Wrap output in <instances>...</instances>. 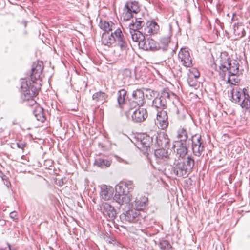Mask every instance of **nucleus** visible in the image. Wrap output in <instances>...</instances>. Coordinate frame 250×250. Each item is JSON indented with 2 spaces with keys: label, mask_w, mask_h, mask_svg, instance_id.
I'll use <instances>...</instances> for the list:
<instances>
[{
  "label": "nucleus",
  "mask_w": 250,
  "mask_h": 250,
  "mask_svg": "<svg viewBox=\"0 0 250 250\" xmlns=\"http://www.w3.org/2000/svg\"><path fill=\"white\" fill-rule=\"evenodd\" d=\"M33 113L38 121L43 122L45 120L43 109L40 105L36 104L33 111Z\"/></svg>",
  "instance_id": "nucleus-31"
},
{
  "label": "nucleus",
  "mask_w": 250,
  "mask_h": 250,
  "mask_svg": "<svg viewBox=\"0 0 250 250\" xmlns=\"http://www.w3.org/2000/svg\"><path fill=\"white\" fill-rule=\"evenodd\" d=\"M236 15L235 14H233V16H232V17L231 18V21H235V17Z\"/></svg>",
  "instance_id": "nucleus-49"
},
{
  "label": "nucleus",
  "mask_w": 250,
  "mask_h": 250,
  "mask_svg": "<svg viewBox=\"0 0 250 250\" xmlns=\"http://www.w3.org/2000/svg\"><path fill=\"white\" fill-rule=\"evenodd\" d=\"M148 116L146 109L139 107L135 109L131 115L132 120L135 123H140L145 121Z\"/></svg>",
  "instance_id": "nucleus-16"
},
{
  "label": "nucleus",
  "mask_w": 250,
  "mask_h": 250,
  "mask_svg": "<svg viewBox=\"0 0 250 250\" xmlns=\"http://www.w3.org/2000/svg\"><path fill=\"white\" fill-rule=\"evenodd\" d=\"M156 123L159 125L162 130L166 129L168 126V116L164 110H158L157 113Z\"/></svg>",
  "instance_id": "nucleus-11"
},
{
  "label": "nucleus",
  "mask_w": 250,
  "mask_h": 250,
  "mask_svg": "<svg viewBox=\"0 0 250 250\" xmlns=\"http://www.w3.org/2000/svg\"><path fill=\"white\" fill-rule=\"evenodd\" d=\"M148 199L145 196L136 198L131 203L132 208L140 211L145 209L147 205Z\"/></svg>",
  "instance_id": "nucleus-20"
},
{
  "label": "nucleus",
  "mask_w": 250,
  "mask_h": 250,
  "mask_svg": "<svg viewBox=\"0 0 250 250\" xmlns=\"http://www.w3.org/2000/svg\"><path fill=\"white\" fill-rule=\"evenodd\" d=\"M228 80L227 82L228 83L233 84V85H236V83H238L240 79L238 78V74H228Z\"/></svg>",
  "instance_id": "nucleus-37"
},
{
  "label": "nucleus",
  "mask_w": 250,
  "mask_h": 250,
  "mask_svg": "<svg viewBox=\"0 0 250 250\" xmlns=\"http://www.w3.org/2000/svg\"><path fill=\"white\" fill-rule=\"evenodd\" d=\"M123 216L125 217V221L130 223H141V221L143 219L140 211L133 208L126 211Z\"/></svg>",
  "instance_id": "nucleus-9"
},
{
  "label": "nucleus",
  "mask_w": 250,
  "mask_h": 250,
  "mask_svg": "<svg viewBox=\"0 0 250 250\" xmlns=\"http://www.w3.org/2000/svg\"><path fill=\"white\" fill-rule=\"evenodd\" d=\"M188 76L198 78L200 76V73L196 68H191L189 69Z\"/></svg>",
  "instance_id": "nucleus-39"
},
{
  "label": "nucleus",
  "mask_w": 250,
  "mask_h": 250,
  "mask_svg": "<svg viewBox=\"0 0 250 250\" xmlns=\"http://www.w3.org/2000/svg\"><path fill=\"white\" fill-rule=\"evenodd\" d=\"M4 185H5L7 187H9L11 185L10 182L8 180L7 178L5 179L4 181H3Z\"/></svg>",
  "instance_id": "nucleus-46"
},
{
  "label": "nucleus",
  "mask_w": 250,
  "mask_h": 250,
  "mask_svg": "<svg viewBox=\"0 0 250 250\" xmlns=\"http://www.w3.org/2000/svg\"><path fill=\"white\" fill-rule=\"evenodd\" d=\"M126 91L124 89H121L118 92V103L120 108L123 109V106L126 96Z\"/></svg>",
  "instance_id": "nucleus-35"
},
{
  "label": "nucleus",
  "mask_w": 250,
  "mask_h": 250,
  "mask_svg": "<svg viewBox=\"0 0 250 250\" xmlns=\"http://www.w3.org/2000/svg\"><path fill=\"white\" fill-rule=\"evenodd\" d=\"M188 141L191 142V148L193 155L197 157L201 156L205 150V145L201 136L197 134L191 135Z\"/></svg>",
  "instance_id": "nucleus-6"
},
{
  "label": "nucleus",
  "mask_w": 250,
  "mask_h": 250,
  "mask_svg": "<svg viewBox=\"0 0 250 250\" xmlns=\"http://www.w3.org/2000/svg\"><path fill=\"white\" fill-rule=\"evenodd\" d=\"M111 161L102 158H97L95 160L94 165L101 168H105L111 165Z\"/></svg>",
  "instance_id": "nucleus-33"
},
{
  "label": "nucleus",
  "mask_w": 250,
  "mask_h": 250,
  "mask_svg": "<svg viewBox=\"0 0 250 250\" xmlns=\"http://www.w3.org/2000/svg\"><path fill=\"white\" fill-rule=\"evenodd\" d=\"M233 32L237 38L244 37L246 34L244 24L241 22L234 23L233 25Z\"/></svg>",
  "instance_id": "nucleus-29"
},
{
  "label": "nucleus",
  "mask_w": 250,
  "mask_h": 250,
  "mask_svg": "<svg viewBox=\"0 0 250 250\" xmlns=\"http://www.w3.org/2000/svg\"><path fill=\"white\" fill-rule=\"evenodd\" d=\"M125 163H126V164H129V163L127 162H125Z\"/></svg>",
  "instance_id": "nucleus-50"
},
{
  "label": "nucleus",
  "mask_w": 250,
  "mask_h": 250,
  "mask_svg": "<svg viewBox=\"0 0 250 250\" xmlns=\"http://www.w3.org/2000/svg\"><path fill=\"white\" fill-rule=\"evenodd\" d=\"M139 47L145 50H158L157 42L151 38L144 39L139 43Z\"/></svg>",
  "instance_id": "nucleus-17"
},
{
  "label": "nucleus",
  "mask_w": 250,
  "mask_h": 250,
  "mask_svg": "<svg viewBox=\"0 0 250 250\" xmlns=\"http://www.w3.org/2000/svg\"><path fill=\"white\" fill-rule=\"evenodd\" d=\"M130 105L131 107H136L137 106H139L138 103H137L134 100L130 102Z\"/></svg>",
  "instance_id": "nucleus-44"
},
{
  "label": "nucleus",
  "mask_w": 250,
  "mask_h": 250,
  "mask_svg": "<svg viewBox=\"0 0 250 250\" xmlns=\"http://www.w3.org/2000/svg\"><path fill=\"white\" fill-rule=\"evenodd\" d=\"M108 95L105 93L101 91L94 93L92 95V100L95 103H104L106 101Z\"/></svg>",
  "instance_id": "nucleus-32"
},
{
  "label": "nucleus",
  "mask_w": 250,
  "mask_h": 250,
  "mask_svg": "<svg viewBox=\"0 0 250 250\" xmlns=\"http://www.w3.org/2000/svg\"><path fill=\"white\" fill-rule=\"evenodd\" d=\"M220 62L219 68L223 73L227 72L228 74L233 75L239 73V63L238 60L228 57L225 59L222 58Z\"/></svg>",
  "instance_id": "nucleus-5"
},
{
  "label": "nucleus",
  "mask_w": 250,
  "mask_h": 250,
  "mask_svg": "<svg viewBox=\"0 0 250 250\" xmlns=\"http://www.w3.org/2000/svg\"><path fill=\"white\" fill-rule=\"evenodd\" d=\"M159 30V26L154 21H148L144 28V35L146 36L157 34Z\"/></svg>",
  "instance_id": "nucleus-18"
},
{
  "label": "nucleus",
  "mask_w": 250,
  "mask_h": 250,
  "mask_svg": "<svg viewBox=\"0 0 250 250\" xmlns=\"http://www.w3.org/2000/svg\"><path fill=\"white\" fill-rule=\"evenodd\" d=\"M155 140V144L158 147L168 148L170 146V139L168 135L164 132L157 133Z\"/></svg>",
  "instance_id": "nucleus-15"
},
{
  "label": "nucleus",
  "mask_w": 250,
  "mask_h": 250,
  "mask_svg": "<svg viewBox=\"0 0 250 250\" xmlns=\"http://www.w3.org/2000/svg\"><path fill=\"white\" fill-rule=\"evenodd\" d=\"M147 92L151 97H154L157 93L156 91L150 89L148 90Z\"/></svg>",
  "instance_id": "nucleus-45"
},
{
  "label": "nucleus",
  "mask_w": 250,
  "mask_h": 250,
  "mask_svg": "<svg viewBox=\"0 0 250 250\" xmlns=\"http://www.w3.org/2000/svg\"><path fill=\"white\" fill-rule=\"evenodd\" d=\"M116 187L117 188V192L122 193L126 195H131L129 193L133 191L134 185L132 181H127L121 182Z\"/></svg>",
  "instance_id": "nucleus-14"
},
{
  "label": "nucleus",
  "mask_w": 250,
  "mask_h": 250,
  "mask_svg": "<svg viewBox=\"0 0 250 250\" xmlns=\"http://www.w3.org/2000/svg\"><path fill=\"white\" fill-rule=\"evenodd\" d=\"M101 209L108 220L113 221L116 217V211L114 208L107 203H103L101 206Z\"/></svg>",
  "instance_id": "nucleus-10"
},
{
  "label": "nucleus",
  "mask_w": 250,
  "mask_h": 250,
  "mask_svg": "<svg viewBox=\"0 0 250 250\" xmlns=\"http://www.w3.org/2000/svg\"><path fill=\"white\" fill-rule=\"evenodd\" d=\"M131 195H126L122 193L117 192V188L116 187V192L113 197V200L121 205L124 203H128L131 201Z\"/></svg>",
  "instance_id": "nucleus-24"
},
{
  "label": "nucleus",
  "mask_w": 250,
  "mask_h": 250,
  "mask_svg": "<svg viewBox=\"0 0 250 250\" xmlns=\"http://www.w3.org/2000/svg\"><path fill=\"white\" fill-rule=\"evenodd\" d=\"M154 154L157 158L163 160L168 165L169 164L170 157L174 158V156H176L174 153L168 154L167 151L162 147L155 150Z\"/></svg>",
  "instance_id": "nucleus-19"
},
{
  "label": "nucleus",
  "mask_w": 250,
  "mask_h": 250,
  "mask_svg": "<svg viewBox=\"0 0 250 250\" xmlns=\"http://www.w3.org/2000/svg\"><path fill=\"white\" fill-rule=\"evenodd\" d=\"M10 217L13 221H17L18 220L17 213L15 211L11 212L10 213Z\"/></svg>",
  "instance_id": "nucleus-42"
},
{
  "label": "nucleus",
  "mask_w": 250,
  "mask_h": 250,
  "mask_svg": "<svg viewBox=\"0 0 250 250\" xmlns=\"http://www.w3.org/2000/svg\"><path fill=\"white\" fill-rule=\"evenodd\" d=\"M171 167V174L180 178H186L190 174L185 167V163L180 158L170 157L169 164Z\"/></svg>",
  "instance_id": "nucleus-4"
},
{
  "label": "nucleus",
  "mask_w": 250,
  "mask_h": 250,
  "mask_svg": "<svg viewBox=\"0 0 250 250\" xmlns=\"http://www.w3.org/2000/svg\"><path fill=\"white\" fill-rule=\"evenodd\" d=\"M132 98L138 103L139 107L142 106L145 103L143 91L140 89H137L132 93Z\"/></svg>",
  "instance_id": "nucleus-27"
},
{
  "label": "nucleus",
  "mask_w": 250,
  "mask_h": 250,
  "mask_svg": "<svg viewBox=\"0 0 250 250\" xmlns=\"http://www.w3.org/2000/svg\"><path fill=\"white\" fill-rule=\"evenodd\" d=\"M159 245L162 250H170L172 248L169 242L167 240L161 241Z\"/></svg>",
  "instance_id": "nucleus-38"
},
{
  "label": "nucleus",
  "mask_w": 250,
  "mask_h": 250,
  "mask_svg": "<svg viewBox=\"0 0 250 250\" xmlns=\"http://www.w3.org/2000/svg\"><path fill=\"white\" fill-rule=\"evenodd\" d=\"M171 26L169 25V29L168 34L162 37L158 42H157V49L158 50H162L163 51H167L169 48V43L170 42L171 37L172 33L171 31Z\"/></svg>",
  "instance_id": "nucleus-12"
},
{
  "label": "nucleus",
  "mask_w": 250,
  "mask_h": 250,
  "mask_svg": "<svg viewBox=\"0 0 250 250\" xmlns=\"http://www.w3.org/2000/svg\"><path fill=\"white\" fill-rule=\"evenodd\" d=\"M231 94L233 101L235 103L239 104L245 110H250V97L246 88L241 89L238 86L234 87L232 89Z\"/></svg>",
  "instance_id": "nucleus-3"
},
{
  "label": "nucleus",
  "mask_w": 250,
  "mask_h": 250,
  "mask_svg": "<svg viewBox=\"0 0 250 250\" xmlns=\"http://www.w3.org/2000/svg\"><path fill=\"white\" fill-rule=\"evenodd\" d=\"M140 11V7L138 2L136 1H128L126 2L122 17L124 21L129 20L134 17V14H137Z\"/></svg>",
  "instance_id": "nucleus-7"
},
{
  "label": "nucleus",
  "mask_w": 250,
  "mask_h": 250,
  "mask_svg": "<svg viewBox=\"0 0 250 250\" xmlns=\"http://www.w3.org/2000/svg\"><path fill=\"white\" fill-rule=\"evenodd\" d=\"M0 177L3 181H4L5 179L7 178V177L2 172L0 173Z\"/></svg>",
  "instance_id": "nucleus-47"
},
{
  "label": "nucleus",
  "mask_w": 250,
  "mask_h": 250,
  "mask_svg": "<svg viewBox=\"0 0 250 250\" xmlns=\"http://www.w3.org/2000/svg\"><path fill=\"white\" fill-rule=\"evenodd\" d=\"M190 135L189 131H188L185 127L180 126L177 131V138L178 142H187Z\"/></svg>",
  "instance_id": "nucleus-23"
},
{
  "label": "nucleus",
  "mask_w": 250,
  "mask_h": 250,
  "mask_svg": "<svg viewBox=\"0 0 250 250\" xmlns=\"http://www.w3.org/2000/svg\"><path fill=\"white\" fill-rule=\"evenodd\" d=\"M114 190L112 187L104 185L101 187L100 196L104 200H108L113 196Z\"/></svg>",
  "instance_id": "nucleus-25"
},
{
  "label": "nucleus",
  "mask_w": 250,
  "mask_h": 250,
  "mask_svg": "<svg viewBox=\"0 0 250 250\" xmlns=\"http://www.w3.org/2000/svg\"><path fill=\"white\" fill-rule=\"evenodd\" d=\"M197 79L198 78L188 76L187 78V82L189 85L191 87H196L198 84V81L197 80Z\"/></svg>",
  "instance_id": "nucleus-40"
},
{
  "label": "nucleus",
  "mask_w": 250,
  "mask_h": 250,
  "mask_svg": "<svg viewBox=\"0 0 250 250\" xmlns=\"http://www.w3.org/2000/svg\"><path fill=\"white\" fill-rule=\"evenodd\" d=\"M99 26L102 30L104 31V33H109V32L111 33L116 27V25L112 22L103 20H100Z\"/></svg>",
  "instance_id": "nucleus-26"
},
{
  "label": "nucleus",
  "mask_w": 250,
  "mask_h": 250,
  "mask_svg": "<svg viewBox=\"0 0 250 250\" xmlns=\"http://www.w3.org/2000/svg\"><path fill=\"white\" fill-rule=\"evenodd\" d=\"M7 245H8V250H7V249L5 248L4 249H1V250H15L14 249H11V247H10V245L9 243H7Z\"/></svg>",
  "instance_id": "nucleus-48"
},
{
  "label": "nucleus",
  "mask_w": 250,
  "mask_h": 250,
  "mask_svg": "<svg viewBox=\"0 0 250 250\" xmlns=\"http://www.w3.org/2000/svg\"><path fill=\"white\" fill-rule=\"evenodd\" d=\"M103 44L109 47L117 46L114 51L115 55L122 58L126 54L127 41L119 27H116L110 34L104 33L102 36Z\"/></svg>",
  "instance_id": "nucleus-2"
},
{
  "label": "nucleus",
  "mask_w": 250,
  "mask_h": 250,
  "mask_svg": "<svg viewBox=\"0 0 250 250\" xmlns=\"http://www.w3.org/2000/svg\"><path fill=\"white\" fill-rule=\"evenodd\" d=\"M160 96L166 101L167 104L171 103H173L174 100L177 98L176 95L167 88H164L161 91Z\"/></svg>",
  "instance_id": "nucleus-21"
},
{
  "label": "nucleus",
  "mask_w": 250,
  "mask_h": 250,
  "mask_svg": "<svg viewBox=\"0 0 250 250\" xmlns=\"http://www.w3.org/2000/svg\"><path fill=\"white\" fill-rule=\"evenodd\" d=\"M173 147L176 148V158L183 159L188 153V149L187 142L175 141Z\"/></svg>",
  "instance_id": "nucleus-13"
},
{
  "label": "nucleus",
  "mask_w": 250,
  "mask_h": 250,
  "mask_svg": "<svg viewBox=\"0 0 250 250\" xmlns=\"http://www.w3.org/2000/svg\"><path fill=\"white\" fill-rule=\"evenodd\" d=\"M139 139L140 147L144 150H147L152 143L153 138L147 134H144L140 136Z\"/></svg>",
  "instance_id": "nucleus-22"
},
{
  "label": "nucleus",
  "mask_w": 250,
  "mask_h": 250,
  "mask_svg": "<svg viewBox=\"0 0 250 250\" xmlns=\"http://www.w3.org/2000/svg\"><path fill=\"white\" fill-rule=\"evenodd\" d=\"M17 146L19 148H21L23 150L24 147L25 146V144L22 142H18L17 143Z\"/></svg>",
  "instance_id": "nucleus-43"
},
{
  "label": "nucleus",
  "mask_w": 250,
  "mask_h": 250,
  "mask_svg": "<svg viewBox=\"0 0 250 250\" xmlns=\"http://www.w3.org/2000/svg\"><path fill=\"white\" fill-rule=\"evenodd\" d=\"M135 21H132V23L129 25V29L139 30L144 26L145 23L141 18L135 17Z\"/></svg>",
  "instance_id": "nucleus-34"
},
{
  "label": "nucleus",
  "mask_w": 250,
  "mask_h": 250,
  "mask_svg": "<svg viewBox=\"0 0 250 250\" xmlns=\"http://www.w3.org/2000/svg\"><path fill=\"white\" fill-rule=\"evenodd\" d=\"M43 64L41 61H37L33 63L29 80L22 79L21 85V98L23 102H29V105L36 104L34 99L41 89L42 81L41 75L43 69Z\"/></svg>",
  "instance_id": "nucleus-1"
},
{
  "label": "nucleus",
  "mask_w": 250,
  "mask_h": 250,
  "mask_svg": "<svg viewBox=\"0 0 250 250\" xmlns=\"http://www.w3.org/2000/svg\"><path fill=\"white\" fill-rule=\"evenodd\" d=\"M167 104L166 101L164 100L160 96L156 97L152 101V107L160 110L166 108Z\"/></svg>",
  "instance_id": "nucleus-28"
},
{
  "label": "nucleus",
  "mask_w": 250,
  "mask_h": 250,
  "mask_svg": "<svg viewBox=\"0 0 250 250\" xmlns=\"http://www.w3.org/2000/svg\"><path fill=\"white\" fill-rule=\"evenodd\" d=\"M130 33L133 41L138 42L139 46L140 42L145 39L144 34L139 30L134 29H130Z\"/></svg>",
  "instance_id": "nucleus-30"
},
{
  "label": "nucleus",
  "mask_w": 250,
  "mask_h": 250,
  "mask_svg": "<svg viewBox=\"0 0 250 250\" xmlns=\"http://www.w3.org/2000/svg\"><path fill=\"white\" fill-rule=\"evenodd\" d=\"M124 79L129 81L132 76V72L129 69H125L123 71Z\"/></svg>",
  "instance_id": "nucleus-41"
},
{
  "label": "nucleus",
  "mask_w": 250,
  "mask_h": 250,
  "mask_svg": "<svg viewBox=\"0 0 250 250\" xmlns=\"http://www.w3.org/2000/svg\"><path fill=\"white\" fill-rule=\"evenodd\" d=\"M178 60L186 67L192 66V58L188 48H182L178 53Z\"/></svg>",
  "instance_id": "nucleus-8"
},
{
  "label": "nucleus",
  "mask_w": 250,
  "mask_h": 250,
  "mask_svg": "<svg viewBox=\"0 0 250 250\" xmlns=\"http://www.w3.org/2000/svg\"><path fill=\"white\" fill-rule=\"evenodd\" d=\"M177 113H179V110H177Z\"/></svg>",
  "instance_id": "nucleus-51"
},
{
  "label": "nucleus",
  "mask_w": 250,
  "mask_h": 250,
  "mask_svg": "<svg viewBox=\"0 0 250 250\" xmlns=\"http://www.w3.org/2000/svg\"><path fill=\"white\" fill-rule=\"evenodd\" d=\"M184 162L185 163V167L190 173L192 171L195 165L194 159L192 156H188Z\"/></svg>",
  "instance_id": "nucleus-36"
}]
</instances>
